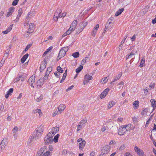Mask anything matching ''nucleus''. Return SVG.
Instances as JSON below:
<instances>
[{"mask_svg": "<svg viewBox=\"0 0 156 156\" xmlns=\"http://www.w3.org/2000/svg\"><path fill=\"white\" fill-rule=\"evenodd\" d=\"M83 67L82 66H80L76 69V72L77 73H79L83 69Z\"/></svg>", "mask_w": 156, "mask_h": 156, "instance_id": "36", "label": "nucleus"}, {"mask_svg": "<svg viewBox=\"0 0 156 156\" xmlns=\"http://www.w3.org/2000/svg\"><path fill=\"white\" fill-rule=\"evenodd\" d=\"M34 23H31L29 25V29H28V32L32 33L34 31Z\"/></svg>", "mask_w": 156, "mask_h": 156, "instance_id": "23", "label": "nucleus"}, {"mask_svg": "<svg viewBox=\"0 0 156 156\" xmlns=\"http://www.w3.org/2000/svg\"><path fill=\"white\" fill-rule=\"evenodd\" d=\"M14 8L13 7H11L9 8V12H11L12 14L14 11Z\"/></svg>", "mask_w": 156, "mask_h": 156, "instance_id": "57", "label": "nucleus"}, {"mask_svg": "<svg viewBox=\"0 0 156 156\" xmlns=\"http://www.w3.org/2000/svg\"><path fill=\"white\" fill-rule=\"evenodd\" d=\"M19 1V0H14L12 3V5H16Z\"/></svg>", "mask_w": 156, "mask_h": 156, "instance_id": "53", "label": "nucleus"}, {"mask_svg": "<svg viewBox=\"0 0 156 156\" xmlns=\"http://www.w3.org/2000/svg\"><path fill=\"white\" fill-rule=\"evenodd\" d=\"M109 89L107 88L105 89L104 91L100 95V98L101 99H102L105 97L107 95L108 91H109Z\"/></svg>", "mask_w": 156, "mask_h": 156, "instance_id": "8", "label": "nucleus"}, {"mask_svg": "<svg viewBox=\"0 0 156 156\" xmlns=\"http://www.w3.org/2000/svg\"><path fill=\"white\" fill-rule=\"evenodd\" d=\"M61 12L62 10L60 9H59L57 10V14H58V17H64L66 15V12L62 13H61Z\"/></svg>", "mask_w": 156, "mask_h": 156, "instance_id": "13", "label": "nucleus"}, {"mask_svg": "<svg viewBox=\"0 0 156 156\" xmlns=\"http://www.w3.org/2000/svg\"><path fill=\"white\" fill-rule=\"evenodd\" d=\"M34 112L37 115V114H39V116L41 117L42 115V113L40 109H37L34 111Z\"/></svg>", "mask_w": 156, "mask_h": 156, "instance_id": "25", "label": "nucleus"}, {"mask_svg": "<svg viewBox=\"0 0 156 156\" xmlns=\"http://www.w3.org/2000/svg\"><path fill=\"white\" fill-rule=\"evenodd\" d=\"M97 31V30H95V29H93L91 33L92 35L94 36L96 34Z\"/></svg>", "mask_w": 156, "mask_h": 156, "instance_id": "49", "label": "nucleus"}, {"mask_svg": "<svg viewBox=\"0 0 156 156\" xmlns=\"http://www.w3.org/2000/svg\"><path fill=\"white\" fill-rule=\"evenodd\" d=\"M23 13L22 10L21 8H20L18 10V15L21 16Z\"/></svg>", "mask_w": 156, "mask_h": 156, "instance_id": "55", "label": "nucleus"}, {"mask_svg": "<svg viewBox=\"0 0 156 156\" xmlns=\"http://www.w3.org/2000/svg\"><path fill=\"white\" fill-rule=\"evenodd\" d=\"M47 147L46 146H44L42 147L38 151L41 153L43 154V152L47 150Z\"/></svg>", "mask_w": 156, "mask_h": 156, "instance_id": "31", "label": "nucleus"}, {"mask_svg": "<svg viewBox=\"0 0 156 156\" xmlns=\"http://www.w3.org/2000/svg\"><path fill=\"white\" fill-rule=\"evenodd\" d=\"M110 151V147L108 145L104 147L101 150V155H104L108 154Z\"/></svg>", "mask_w": 156, "mask_h": 156, "instance_id": "3", "label": "nucleus"}, {"mask_svg": "<svg viewBox=\"0 0 156 156\" xmlns=\"http://www.w3.org/2000/svg\"><path fill=\"white\" fill-rule=\"evenodd\" d=\"M77 24V21L76 20H74L71 25L70 27V30H74L75 29L76 26Z\"/></svg>", "mask_w": 156, "mask_h": 156, "instance_id": "12", "label": "nucleus"}, {"mask_svg": "<svg viewBox=\"0 0 156 156\" xmlns=\"http://www.w3.org/2000/svg\"><path fill=\"white\" fill-rule=\"evenodd\" d=\"M92 78V76H90L88 74H87L85 76L83 81L84 84H86L88 82L89 80H91Z\"/></svg>", "mask_w": 156, "mask_h": 156, "instance_id": "7", "label": "nucleus"}, {"mask_svg": "<svg viewBox=\"0 0 156 156\" xmlns=\"http://www.w3.org/2000/svg\"><path fill=\"white\" fill-rule=\"evenodd\" d=\"M122 75L121 72L119 73L118 75L114 76V80L112 81V82H114L117 80H118L120 78Z\"/></svg>", "mask_w": 156, "mask_h": 156, "instance_id": "26", "label": "nucleus"}, {"mask_svg": "<svg viewBox=\"0 0 156 156\" xmlns=\"http://www.w3.org/2000/svg\"><path fill=\"white\" fill-rule=\"evenodd\" d=\"M31 33L28 32V30L27 33H25V37H27L29 36V34Z\"/></svg>", "mask_w": 156, "mask_h": 156, "instance_id": "60", "label": "nucleus"}, {"mask_svg": "<svg viewBox=\"0 0 156 156\" xmlns=\"http://www.w3.org/2000/svg\"><path fill=\"white\" fill-rule=\"evenodd\" d=\"M125 148V146L124 145H122V146H120L119 148V151H122Z\"/></svg>", "mask_w": 156, "mask_h": 156, "instance_id": "56", "label": "nucleus"}, {"mask_svg": "<svg viewBox=\"0 0 156 156\" xmlns=\"http://www.w3.org/2000/svg\"><path fill=\"white\" fill-rule=\"evenodd\" d=\"M112 26V25H111V24H109V23H107L105 27V29L109 30L111 29Z\"/></svg>", "mask_w": 156, "mask_h": 156, "instance_id": "39", "label": "nucleus"}, {"mask_svg": "<svg viewBox=\"0 0 156 156\" xmlns=\"http://www.w3.org/2000/svg\"><path fill=\"white\" fill-rule=\"evenodd\" d=\"M123 126L126 129V131H127L130 129L131 125V124H129L127 125H125Z\"/></svg>", "mask_w": 156, "mask_h": 156, "instance_id": "34", "label": "nucleus"}, {"mask_svg": "<svg viewBox=\"0 0 156 156\" xmlns=\"http://www.w3.org/2000/svg\"><path fill=\"white\" fill-rule=\"evenodd\" d=\"M32 45V44H29L26 47L25 50L23 51V52H24L28 50L29 48Z\"/></svg>", "mask_w": 156, "mask_h": 156, "instance_id": "48", "label": "nucleus"}, {"mask_svg": "<svg viewBox=\"0 0 156 156\" xmlns=\"http://www.w3.org/2000/svg\"><path fill=\"white\" fill-rule=\"evenodd\" d=\"M46 60L45 59H44V60L43 63H42L40 67V72H42L43 70H44L46 67Z\"/></svg>", "mask_w": 156, "mask_h": 156, "instance_id": "15", "label": "nucleus"}, {"mask_svg": "<svg viewBox=\"0 0 156 156\" xmlns=\"http://www.w3.org/2000/svg\"><path fill=\"white\" fill-rule=\"evenodd\" d=\"M80 55L79 53L78 52H76L72 54L73 57L75 58H77L79 57Z\"/></svg>", "mask_w": 156, "mask_h": 156, "instance_id": "35", "label": "nucleus"}, {"mask_svg": "<svg viewBox=\"0 0 156 156\" xmlns=\"http://www.w3.org/2000/svg\"><path fill=\"white\" fill-rule=\"evenodd\" d=\"M13 26V24H12L10 25L9 27L6 30L3 31V33L4 34H6L8 32H9L12 30Z\"/></svg>", "mask_w": 156, "mask_h": 156, "instance_id": "24", "label": "nucleus"}, {"mask_svg": "<svg viewBox=\"0 0 156 156\" xmlns=\"http://www.w3.org/2000/svg\"><path fill=\"white\" fill-rule=\"evenodd\" d=\"M54 134H53V133L52 132L51 133L49 132L47 134V136H48V137H50L51 138H52V136H54Z\"/></svg>", "mask_w": 156, "mask_h": 156, "instance_id": "50", "label": "nucleus"}, {"mask_svg": "<svg viewBox=\"0 0 156 156\" xmlns=\"http://www.w3.org/2000/svg\"><path fill=\"white\" fill-rule=\"evenodd\" d=\"M59 130V129L58 127L57 126L53 127L52 128L51 132L53 133V134L55 135L56 133Z\"/></svg>", "mask_w": 156, "mask_h": 156, "instance_id": "22", "label": "nucleus"}, {"mask_svg": "<svg viewBox=\"0 0 156 156\" xmlns=\"http://www.w3.org/2000/svg\"><path fill=\"white\" fill-rule=\"evenodd\" d=\"M66 53L63 50V49L61 48L59 51V53L58 55V58H59V59L65 56Z\"/></svg>", "mask_w": 156, "mask_h": 156, "instance_id": "14", "label": "nucleus"}, {"mask_svg": "<svg viewBox=\"0 0 156 156\" xmlns=\"http://www.w3.org/2000/svg\"><path fill=\"white\" fill-rule=\"evenodd\" d=\"M73 87H74V86H73V85H72V86L69 87L68 89H67L66 90V91H68L70 90H71V89H73Z\"/></svg>", "mask_w": 156, "mask_h": 156, "instance_id": "62", "label": "nucleus"}, {"mask_svg": "<svg viewBox=\"0 0 156 156\" xmlns=\"http://www.w3.org/2000/svg\"><path fill=\"white\" fill-rule=\"evenodd\" d=\"M107 77H105V78H103L102 80H101V82L103 83H105L107 82L108 81V79H107Z\"/></svg>", "mask_w": 156, "mask_h": 156, "instance_id": "47", "label": "nucleus"}, {"mask_svg": "<svg viewBox=\"0 0 156 156\" xmlns=\"http://www.w3.org/2000/svg\"><path fill=\"white\" fill-rule=\"evenodd\" d=\"M87 24V22H85V21L83 22H81L80 24V30L77 31V33L79 34L84 29V28Z\"/></svg>", "mask_w": 156, "mask_h": 156, "instance_id": "5", "label": "nucleus"}, {"mask_svg": "<svg viewBox=\"0 0 156 156\" xmlns=\"http://www.w3.org/2000/svg\"><path fill=\"white\" fill-rule=\"evenodd\" d=\"M114 19L113 18H109L108 20L107 23H109V24H111L112 25V24L114 23Z\"/></svg>", "mask_w": 156, "mask_h": 156, "instance_id": "33", "label": "nucleus"}, {"mask_svg": "<svg viewBox=\"0 0 156 156\" xmlns=\"http://www.w3.org/2000/svg\"><path fill=\"white\" fill-rule=\"evenodd\" d=\"M20 78H21V76H19L18 77H16L14 79V81L15 82H18L20 80Z\"/></svg>", "mask_w": 156, "mask_h": 156, "instance_id": "52", "label": "nucleus"}, {"mask_svg": "<svg viewBox=\"0 0 156 156\" xmlns=\"http://www.w3.org/2000/svg\"><path fill=\"white\" fill-rule=\"evenodd\" d=\"M115 101H111L109 102L108 105V109H110L111 107H112L114 105H115Z\"/></svg>", "mask_w": 156, "mask_h": 156, "instance_id": "30", "label": "nucleus"}, {"mask_svg": "<svg viewBox=\"0 0 156 156\" xmlns=\"http://www.w3.org/2000/svg\"><path fill=\"white\" fill-rule=\"evenodd\" d=\"M87 122V120L86 119H83L80 121L77 127V132H80L85 126V123Z\"/></svg>", "mask_w": 156, "mask_h": 156, "instance_id": "1", "label": "nucleus"}, {"mask_svg": "<svg viewBox=\"0 0 156 156\" xmlns=\"http://www.w3.org/2000/svg\"><path fill=\"white\" fill-rule=\"evenodd\" d=\"M139 105V101H136L133 102V105H134V109L137 108V107Z\"/></svg>", "mask_w": 156, "mask_h": 156, "instance_id": "38", "label": "nucleus"}, {"mask_svg": "<svg viewBox=\"0 0 156 156\" xmlns=\"http://www.w3.org/2000/svg\"><path fill=\"white\" fill-rule=\"evenodd\" d=\"M126 132V129L123 126H121L119 129L118 134L120 136L123 135L125 134Z\"/></svg>", "mask_w": 156, "mask_h": 156, "instance_id": "6", "label": "nucleus"}, {"mask_svg": "<svg viewBox=\"0 0 156 156\" xmlns=\"http://www.w3.org/2000/svg\"><path fill=\"white\" fill-rule=\"evenodd\" d=\"M9 56V53H6L5 54L3 58V59L6 60Z\"/></svg>", "mask_w": 156, "mask_h": 156, "instance_id": "51", "label": "nucleus"}, {"mask_svg": "<svg viewBox=\"0 0 156 156\" xmlns=\"http://www.w3.org/2000/svg\"><path fill=\"white\" fill-rule=\"evenodd\" d=\"M7 120L9 121H10L12 120V118L10 116L8 115L7 117Z\"/></svg>", "mask_w": 156, "mask_h": 156, "instance_id": "61", "label": "nucleus"}, {"mask_svg": "<svg viewBox=\"0 0 156 156\" xmlns=\"http://www.w3.org/2000/svg\"><path fill=\"white\" fill-rule=\"evenodd\" d=\"M85 144L86 141L84 140H83L79 144L80 149L81 150H83L85 146Z\"/></svg>", "mask_w": 156, "mask_h": 156, "instance_id": "19", "label": "nucleus"}, {"mask_svg": "<svg viewBox=\"0 0 156 156\" xmlns=\"http://www.w3.org/2000/svg\"><path fill=\"white\" fill-rule=\"evenodd\" d=\"M89 58V56L87 55L83 59L81 62V64L82 65H84V63L86 62V61L87 59H88Z\"/></svg>", "mask_w": 156, "mask_h": 156, "instance_id": "40", "label": "nucleus"}, {"mask_svg": "<svg viewBox=\"0 0 156 156\" xmlns=\"http://www.w3.org/2000/svg\"><path fill=\"white\" fill-rule=\"evenodd\" d=\"M18 128L16 126H15L14 128L12 130V132L13 133H16L17 131H18Z\"/></svg>", "mask_w": 156, "mask_h": 156, "instance_id": "45", "label": "nucleus"}, {"mask_svg": "<svg viewBox=\"0 0 156 156\" xmlns=\"http://www.w3.org/2000/svg\"><path fill=\"white\" fill-rule=\"evenodd\" d=\"M8 143V142L7 138H4L2 141L1 144L2 146L5 147L7 144Z\"/></svg>", "mask_w": 156, "mask_h": 156, "instance_id": "28", "label": "nucleus"}, {"mask_svg": "<svg viewBox=\"0 0 156 156\" xmlns=\"http://www.w3.org/2000/svg\"><path fill=\"white\" fill-rule=\"evenodd\" d=\"M155 85V83H151L149 87L151 88H154Z\"/></svg>", "mask_w": 156, "mask_h": 156, "instance_id": "64", "label": "nucleus"}, {"mask_svg": "<svg viewBox=\"0 0 156 156\" xmlns=\"http://www.w3.org/2000/svg\"><path fill=\"white\" fill-rule=\"evenodd\" d=\"M36 156H44V155L43 154L41 153H40L38 151L37 152Z\"/></svg>", "mask_w": 156, "mask_h": 156, "instance_id": "58", "label": "nucleus"}, {"mask_svg": "<svg viewBox=\"0 0 156 156\" xmlns=\"http://www.w3.org/2000/svg\"><path fill=\"white\" fill-rule=\"evenodd\" d=\"M44 131L42 126H40L35 131L34 134L38 139L40 138Z\"/></svg>", "mask_w": 156, "mask_h": 156, "instance_id": "2", "label": "nucleus"}, {"mask_svg": "<svg viewBox=\"0 0 156 156\" xmlns=\"http://www.w3.org/2000/svg\"><path fill=\"white\" fill-rule=\"evenodd\" d=\"M38 139V138L34 134L32 135L30 137L28 140L27 144L29 146H30L35 140Z\"/></svg>", "mask_w": 156, "mask_h": 156, "instance_id": "4", "label": "nucleus"}, {"mask_svg": "<svg viewBox=\"0 0 156 156\" xmlns=\"http://www.w3.org/2000/svg\"><path fill=\"white\" fill-rule=\"evenodd\" d=\"M73 30H70V28H69V30H68L66 32V33L67 35H69L70 34L71 32L73 31Z\"/></svg>", "mask_w": 156, "mask_h": 156, "instance_id": "59", "label": "nucleus"}, {"mask_svg": "<svg viewBox=\"0 0 156 156\" xmlns=\"http://www.w3.org/2000/svg\"><path fill=\"white\" fill-rule=\"evenodd\" d=\"M44 141L45 143L46 144H51L53 142V138L48 137L46 136L44 138Z\"/></svg>", "mask_w": 156, "mask_h": 156, "instance_id": "11", "label": "nucleus"}, {"mask_svg": "<svg viewBox=\"0 0 156 156\" xmlns=\"http://www.w3.org/2000/svg\"><path fill=\"white\" fill-rule=\"evenodd\" d=\"M145 63V58L144 57H142V59L140 61V64L139 66L140 67H142L143 66V65Z\"/></svg>", "mask_w": 156, "mask_h": 156, "instance_id": "32", "label": "nucleus"}, {"mask_svg": "<svg viewBox=\"0 0 156 156\" xmlns=\"http://www.w3.org/2000/svg\"><path fill=\"white\" fill-rule=\"evenodd\" d=\"M43 98V95L39 93H35L34 95V99L36 101H39L41 100Z\"/></svg>", "mask_w": 156, "mask_h": 156, "instance_id": "10", "label": "nucleus"}, {"mask_svg": "<svg viewBox=\"0 0 156 156\" xmlns=\"http://www.w3.org/2000/svg\"><path fill=\"white\" fill-rule=\"evenodd\" d=\"M66 106L64 105H60L58 108V111H59V113H61L64 110Z\"/></svg>", "mask_w": 156, "mask_h": 156, "instance_id": "18", "label": "nucleus"}, {"mask_svg": "<svg viewBox=\"0 0 156 156\" xmlns=\"http://www.w3.org/2000/svg\"><path fill=\"white\" fill-rule=\"evenodd\" d=\"M152 107L153 108V111L154 110L156 107V101L154 99H151L150 101Z\"/></svg>", "mask_w": 156, "mask_h": 156, "instance_id": "17", "label": "nucleus"}, {"mask_svg": "<svg viewBox=\"0 0 156 156\" xmlns=\"http://www.w3.org/2000/svg\"><path fill=\"white\" fill-rule=\"evenodd\" d=\"M147 111L146 109H144L141 112V115H142L145 116L147 115Z\"/></svg>", "mask_w": 156, "mask_h": 156, "instance_id": "43", "label": "nucleus"}, {"mask_svg": "<svg viewBox=\"0 0 156 156\" xmlns=\"http://www.w3.org/2000/svg\"><path fill=\"white\" fill-rule=\"evenodd\" d=\"M137 52V51L136 50H133L131 53V55H134Z\"/></svg>", "mask_w": 156, "mask_h": 156, "instance_id": "63", "label": "nucleus"}, {"mask_svg": "<svg viewBox=\"0 0 156 156\" xmlns=\"http://www.w3.org/2000/svg\"><path fill=\"white\" fill-rule=\"evenodd\" d=\"M43 79H40L38 80L36 83L37 87L38 88H39L43 84Z\"/></svg>", "mask_w": 156, "mask_h": 156, "instance_id": "20", "label": "nucleus"}, {"mask_svg": "<svg viewBox=\"0 0 156 156\" xmlns=\"http://www.w3.org/2000/svg\"><path fill=\"white\" fill-rule=\"evenodd\" d=\"M28 56L29 54L27 53L22 57L21 60L22 63H23L25 62L27 58H28Z\"/></svg>", "mask_w": 156, "mask_h": 156, "instance_id": "27", "label": "nucleus"}, {"mask_svg": "<svg viewBox=\"0 0 156 156\" xmlns=\"http://www.w3.org/2000/svg\"><path fill=\"white\" fill-rule=\"evenodd\" d=\"M13 89L12 88H11L7 91V93L5 95V97L6 98H8L10 95H11L13 91Z\"/></svg>", "mask_w": 156, "mask_h": 156, "instance_id": "21", "label": "nucleus"}, {"mask_svg": "<svg viewBox=\"0 0 156 156\" xmlns=\"http://www.w3.org/2000/svg\"><path fill=\"white\" fill-rule=\"evenodd\" d=\"M35 76H32L29 78L28 82L30 83H34L35 80Z\"/></svg>", "mask_w": 156, "mask_h": 156, "instance_id": "16", "label": "nucleus"}, {"mask_svg": "<svg viewBox=\"0 0 156 156\" xmlns=\"http://www.w3.org/2000/svg\"><path fill=\"white\" fill-rule=\"evenodd\" d=\"M124 10L123 8H121V9L119 10L115 13V15L116 16H118L120 15L123 12Z\"/></svg>", "mask_w": 156, "mask_h": 156, "instance_id": "29", "label": "nucleus"}, {"mask_svg": "<svg viewBox=\"0 0 156 156\" xmlns=\"http://www.w3.org/2000/svg\"><path fill=\"white\" fill-rule=\"evenodd\" d=\"M134 150L137 154L140 156H143L144 155V152L138 147L136 146L134 148Z\"/></svg>", "mask_w": 156, "mask_h": 156, "instance_id": "9", "label": "nucleus"}, {"mask_svg": "<svg viewBox=\"0 0 156 156\" xmlns=\"http://www.w3.org/2000/svg\"><path fill=\"white\" fill-rule=\"evenodd\" d=\"M50 154V151H47L45 153L43 154L44 156H48Z\"/></svg>", "mask_w": 156, "mask_h": 156, "instance_id": "54", "label": "nucleus"}, {"mask_svg": "<svg viewBox=\"0 0 156 156\" xmlns=\"http://www.w3.org/2000/svg\"><path fill=\"white\" fill-rule=\"evenodd\" d=\"M59 136V135L58 134L55 136L54 138L53 139V141L55 142L56 143L58 141V139Z\"/></svg>", "mask_w": 156, "mask_h": 156, "instance_id": "37", "label": "nucleus"}, {"mask_svg": "<svg viewBox=\"0 0 156 156\" xmlns=\"http://www.w3.org/2000/svg\"><path fill=\"white\" fill-rule=\"evenodd\" d=\"M49 73H50L48 72V71H46L45 75L44 77V80H46L48 79Z\"/></svg>", "mask_w": 156, "mask_h": 156, "instance_id": "46", "label": "nucleus"}, {"mask_svg": "<svg viewBox=\"0 0 156 156\" xmlns=\"http://www.w3.org/2000/svg\"><path fill=\"white\" fill-rule=\"evenodd\" d=\"M58 14H57V12H56L55 13V15L53 17V19L57 21L58 18Z\"/></svg>", "mask_w": 156, "mask_h": 156, "instance_id": "41", "label": "nucleus"}, {"mask_svg": "<svg viewBox=\"0 0 156 156\" xmlns=\"http://www.w3.org/2000/svg\"><path fill=\"white\" fill-rule=\"evenodd\" d=\"M67 73H64L63 74L62 78L60 82L61 83H62L64 81V80L65 79L66 77L67 76Z\"/></svg>", "mask_w": 156, "mask_h": 156, "instance_id": "42", "label": "nucleus"}, {"mask_svg": "<svg viewBox=\"0 0 156 156\" xmlns=\"http://www.w3.org/2000/svg\"><path fill=\"white\" fill-rule=\"evenodd\" d=\"M57 69L59 73H62L63 72V70L62 69V68L59 66L57 67Z\"/></svg>", "mask_w": 156, "mask_h": 156, "instance_id": "44", "label": "nucleus"}]
</instances>
